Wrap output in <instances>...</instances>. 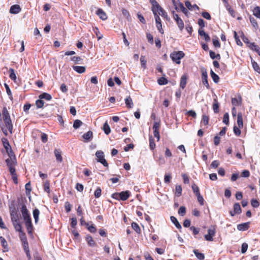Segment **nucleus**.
<instances>
[{"mask_svg":"<svg viewBox=\"0 0 260 260\" xmlns=\"http://www.w3.org/2000/svg\"><path fill=\"white\" fill-rule=\"evenodd\" d=\"M20 211L22 214V217L25 221V224L27 229L28 234L32 235L33 232V225L31 222V219L30 215L29 213L28 209H27L26 206L23 204Z\"/></svg>","mask_w":260,"mask_h":260,"instance_id":"f257e3e1","label":"nucleus"},{"mask_svg":"<svg viewBox=\"0 0 260 260\" xmlns=\"http://www.w3.org/2000/svg\"><path fill=\"white\" fill-rule=\"evenodd\" d=\"M3 119L5 124L6 127L8 129L9 132L12 134L13 133V124L10 118L9 112L6 107H4L2 110Z\"/></svg>","mask_w":260,"mask_h":260,"instance_id":"f03ea898","label":"nucleus"},{"mask_svg":"<svg viewBox=\"0 0 260 260\" xmlns=\"http://www.w3.org/2000/svg\"><path fill=\"white\" fill-rule=\"evenodd\" d=\"M185 55L183 51H174L171 53L170 57L172 60L175 62L177 64L180 63V59L182 58Z\"/></svg>","mask_w":260,"mask_h":260,"instance_id":"7ed1b4c3","label":"nucleus"},{"mask_svg":"<svg viewBox=\"0 0 260 260\" xmlns=\"http://www.w3.org/2000/svg\"><path fill=\"white\" fill-rule=\"evenodd\" d=\"M95 156L97 157V161L98 162L101 163L105 167H108V164L104 158V153L102 151H97L95 153Z\"/></svg>","mask_w":260,"mask_h":260,"instance_id":"20e7f679","label":"nucleus"},{"mask_svg":"<svg viewBox=\"0 0 260 260\" xmlns=\"http://www.w3.org/2000/svg\"><path fill=\"white\" fill-rule=\"evenodd\" d=\"M216 233V229L215 226H212L208 230V234L204 236L205 239L208 241H213V237Z\"/></svg>","mask_w":260,"mask_h":260,"instance_id":"39448f33","label":"nucleus"},{"mask_svg":"<svg viewBox=\"0 0 260 260\" xmlns=\"http://www.w3.org/2000/svg\"><path fill=\"white\" fill-rule=\"evenodd\" d=\"M172 14H173V18H174V20H175L179 29H180V31H182L184 27V24L183 20H182L181 18H180L179 17L178 14H177L175 13V12L174 11H172Z\"/></svg>","mask_w":260,"mask_h":260,"instance_id":"423d86ee","label":"nucleus"},{"mask_svg":"<svg viewBox=\"0 0 260 260\" xmlns=\"http://www.w3.org/2000/svg\"><path fill=\"white\" fill-rule=\"evenodd\" d=\"M202 72V80L203 84L207 87V89H209L210 86L208 81V74L206 70L203 68L201 69Z\"/></svg>","mask_w":260,"mask_h":260,"instance_id":"0eeeda50","label":"nucleus"},{"mask_svg":"<svg viewBox=\"0 0 260 260\" xmlns=\"http://www.w3.org/2000/svg\"><path fill=\"white\" fill-rule=\"evenodd\" d=\"M154 15V18L156 22V26L157 28V29L159 30V31L161 34H164V30L162 28V24L161 22V19L159 17V16L154 12L153 14Z\"/></svg>","mask_w":260,"mask_h":260,"instance_id":"6e6552de","label":"nucleus"},{"mask_svg":"<svg viewBox=\"0 0 260 260\" xmlns=\"http://www.w3.org/2000/svg\"><path fill=\"white\" fill-rule=\"evenodd\" d=\"M155 13L157 14V13L159 14V15H161L164 18H166L167 20H168L169 19L167 13L166 12V11L160 6L156 10Z\"/></svg>","mask_w":260,"mask_h":260,"instance_id":"1a4fd4ad","label":"nucleus"},{"mask_svg":"<svg viewBox=\"0 0 260 260\" xmlns=\"http://www.w3.org/2000/svg\"><path fill=\"white\" fill-rule=\"evenodd\" d=\"M130 194L131 193L128 190L119 192L120 200L122 201H126L129 197Z\"/></svg>","mask_w":260,"mask_h":260,"instance_id":"9d476101","label":"nucleus"},{"mask_svg":"<svg viewBox=\"0 0 260 260\" xmlns=\"http://www.w3.org/2000/svg\"><path fill=\"white\" fill-rule=\"evenodd\" d=\"M21 11V8L18 5H14L11 7L10 12L11 14H18Z\"/></svg>","mask_w":260,"mask_h":260,"instance_id":"9b49d317","label":"nucleus"},{"mask_svg":"<svg viewBox=\"0 0 260 260\" xmlns=\"http://www.w3.org/2000/svg\"><path fill=\"white\" fill-rule=\"evenodd\" d=\"M86 241L87 242L88 245L90 247H94L96 245L92 237L89 235L86 236Z\"/></svg>","mask_w":260,"mask_h":260,"instance_id":"f8f14e48","label":"nucleus"},{"mask_svg":"<svg viewBox=\"0 0 260 260\" xmlns=\"http://www.w3.org/2000/svg\"><path fill=\"white\" fill-rule=\"evenodd\" d=\"M198 33L201 37H204V40L206 42H209L210 41V36L207 34H206L204 30L202 29H199L198 30Z\"/></svg>","mask_w":260,"mask_h":260,"instance_id":"ddd939ff","label":"nucleus"},{"mask_svg":"<svg viewBox=\"0 0 260 260\" xmlns=\"http://www.w3.org/2000/svg\"><path fill=\"white\" fill-rule=\"evenodd\" d=\"M54 154L56 157V159L57 162H61L62 161V157L61 156V151L59 149L54 150Z\"/></svg>","mask_w":260,"mask_h":260,"instance_id":"4468645a","label":"nucleus"},{"mask_svg":"<svg viewBox=\"0 0 260 260\" xmlns=\"http://www.w3.org/2000/svg\"><path fill=\"white\" fill-rule=\"evenodd\" d=\"M177 7L178 8L179 11H181L182 13H183L186 16L188 15V10L184 7L183 5L181 3H177Z\"/></svg>","mask_w":260,"mask_h":260,"instance_id":"2eb2a0df","label":"nucleus"},{"mask_svg":"<svg viewBox=\"0 0 260 260\" xmlns=\"http://www.w3.org/2000/svg\"><path fill=\"white\" fill-rule=\"evenodd\" d=\"M249 222H245L239 224L237 225V229L239 231H246L248 229Z\"/></svg>","mask_w":260,"mask_h":260,"instance_id":"dca6fc26","label":"nucleus"},{"mask_svg":"<svg viewBox=\"0 0 260 260\" xmlns=\"http://www.w3.org/2000/svg\"><path fill=\"white\" fill-rule=\"evenodd\" d=\"M10 215H11V220H12L13 223H15V222H19V219L18 215L17 212H14V211L11 212Z\"/></svg>","mask_w":260,"mask_h":260,"instance_id":"f3484780","label":"nucleus"},{"mask_svg":"<svg viewBox=\"0 0 260 260\" xmlns=\"http://www.w3.org/2000/svg\"><path fill=\"white\" fill-rule=\"evenodd\" d=\"M83 138L86 141H90L93 138V133L91 131H89L82 136Z\"/></svg>","mask_w":260,"mask_h":260,"instance_id":"a211bd4d","label":"nucleus"},{"mask_svg":"<svg viewBox=\"0 0 260 260\" xmlns=\"http://www.w3.org/2000/svg\"><path fill=\"white\" fill-rule=\"evenodd\" d=\"M96 14L103 20H105L107 19V16L106 15V14L101 9H99L97 10Z\"/></svg>","mask_w":260,"mask_h":260,"instance_id":"6ab92c4d","label":"nucleus"},{"mask_svg":"<svg viewBox=\"0 0 260 260\" xmlns=\"http://www.w3.org/2000/svg\"><path fill=\"white\" fill-rule=\"evenodd\" d=\"M187 83V76L183 75L182 76L180 80V87L182 89H184Z\"/></svg>","mask_w":260,"mask_h":260,"instance_id":"aec40b11","label":"nucleus"},{"mask_svg":"<svg viewBox=\"0 0 260 260\" xmlns=\"http://www.w3.org/2000/svg\"><path fill=\"white\" fill-rule=\"evenodd\" d=\"M0 241L2 247L5 249L4 251H8V243L4 237L1 236L0 237Z\"/></svg>","mask_w":260,"mask_h":260,"instance_id":"412c9836","label":"nucleus"},{"mask_svg":"<svg viewBox=\"0 0 260 260\" xmlns=\"http://www.w3.org/2000/svg\"><path fill=\"white\" fill-rule=\"evenodd\" d=\"M73 69L79 74L83 73L86 71L85 67L83 66H73Z\"/></svg>","mask_w":260,"mask_h":260,"instance_id":"4be33fe9","label":"nucleus"},{"mask_svg":"<svg viewBox=\"0 0 260 260\" xmlns=\"http://www.w3.org/2000/svg\"><path fill=\"white\" fill-rule=\"evenodd\" d=\"M33 217L35 219V222L36 224H37L39 221V217L40 215V211L38 209H35L33 210Z\"/></svg>","mask_w":260,"mask_h":260,"instance_id":"5701e85b","label":"nucleus"},{"mask_svg":"<svg viewBox=\"0 0 260 260\" xmlns=\"http://www.w3.org/2000/svg\"><path fill=\"white\" fill-rule=\"evenodd\" d=\"M2 142H3L4 148H5L7 152L8 153L9 150H11V146H10L9 141H8V140L7 139L4 138L2 139Z\"/></svg>","mask_w":260,"mask_h":260,"instance_id":"b1692460","label":"nucleus"},{"mask_svg":"<svg viewBox=\"0 0 260 260\" xmlns=\"http://www.w3.org/2000/svg\"><path fill=\"white\" fill-rule=\"evenodd\" d=\"M125 103L126 106L128 108H132L134 106V104H133L132 99L130 96L127 97L125 99Z\"/></svg>","mask_w":260,"mask_h":260,"instance_id":"393cba45","label":"nucleus"},{"mask_svg":"<svg viewBox=\"0 0 260 260\" xmlns=\"http://www.w3.org/2000/svg\"><path fill=\"white\" fill-rule=\"evenodd\" d=\"M39 99H44L46 101H50L52 99V96L46 92H44L39 96Z\"/></svg>","mask_w":260,"mask_h":260,"instance_id":"a878e982","label":"nucleus"},{"mask_svg":"<svg viewBox=\"0 0 260 260\" xmlns=\"http://www.w3.org/2000/svg\"><path fill=\"white\" fill-rule=\"evenodd\" d=\"M237 124L239 128H242L243 126V117L241 113H239L237 115Z\"/></svg>","mask_w":260,"mask_h":260,"instance_id":"bb28decb","label":"nucleus"},{"mask_svg":"<svg viewBox=\"0 0 260 260\" xmlns=\"http://www.w3.org/2000/svg\"><path fill=\"white\" fill-rule=\"evenodd\" d=\"M249 48L257 52L258 54L260 53V48L258 45H256L254 43H252L250 44Z\"/></svg>","mask_w":260,"mask_h":260,"instance_id":"cd10ccee","label":"nucleus"},{"mask_svg":"<svg viewBox=\"0 0 260 260\" xmlns=\"http://www.w3.org/2000/svg\"><path fill=\"white\" fill-rule=\"evenodd\" d=\"M170 219L178 229H181V225H180V224L179 223V222H178V221L177 220V218L175 217L172 216L170 217Z\"/></svg>","mask_w":260,"mask_h":260,"instance_id":"c85d7f7f","label":"nucleus"},{"mask_svg":"<svg viewBox=\"0 0 260 260\" xmlns=\"http://www.w3.org/2000/svg\"><path fill=\"white\" fill-rule=\"evenodd\" d=\"M150 3L151 4H152V11L153 12V13L154 14V12H156V10L157 9H158V8L159 7H160L159 5L158 4V3L155 1V0H150Z\"/></svg>","mask_w":260,"mask_h":260,"instance_id":"c756f323","label":"nucleus"},{"mask_svg":"<svg viewBox=\"0 0 260 260\" xmlns=\"http://www.w3.org/2000/svg\"><path fill=\"white\" fill-rule=\"evenodd\" d=\"M210 75H211V77L212 80H213V81L215 83H217L219 82V76L216 74H215L212 70H211V71H210Z\"/></svg>","mask_w":260,"mask_h":260,"instance_id":"7c9ffc66","label":"nucleus"},{"mask_svg":"<svg viewBox=\"0 0 260 260\" xmlns=\"http://www.w3.org/2000/svg\"><path fill=\"white\" fill-rule=\"evenodd\" d=\"M234 211L236 214H240L241 213L242 210L239 203H236L234 205Z\"/></svg>","mask_w":260,"mask_h":260,"instance_id":"2f4dec72","label":"nucleus"},{"mask_svg":"<svg viewBox=\"0 0 260 260\" xmlns=\"http://www.w3.org/2000/svg\"><path fill=\"white\" fill-rule=\"evenodd\" d=\"M213 109L215 113H217L219 112V103L217 101V99H214V103L213 104Z\"/></svg>","mask_w":260,"mask_h":260,"instance_id":"473e14b6","label":"nucleus"},{"mask_svg":"<svg viewBox=\"0 0 260 260\" xmlns=\"http://www.w3.org/2000/svg\"><path fill=\"white\" fill-rule=\"evenodd\" d=\"M103 131H104V133L107 135H109L110 132H111V129H110V127L109 125V124H108L107 122H106L104 125H103Z\"/></svg>","mask_w":260,"mask_h":260,"instance_id":"72a5a7b5","label":"nucleus"},{"mask_svg":"<svg viewBox=\"0 0 260 260\" xmlns=\"http://www.w3.org/2000/svg\"><path fill=\"white\" fill-rule=\"evenodd\" d=\"M9 73L10 74V75H9L10 78L14 81H15L17 78H16V75L15 73L14 70L12 68H10L9 70Z\"/></svg>","mask_w":260,"mask_h":260,"instance_id":"f704fd0d","label":"nucleus"},{"mask_svg":"<svg viewBox=\"0 0 260 260\" xmlns=\"http://www.w3.org/2000/svg\"><path fill=\"white\" fill-rule=\"evenodd\" d=\"M149 141L150 149L152 150H154L155 148V144L154 140L152 138V136L149 137Z\"/></svg>","mask_w":260,"mask_h":260,"instance_id":"c9c22d12","label":"nucleus"},{"mask_svg":"<svg viewBox=\"0 0 260 260\" xmlns=\"http://www.w3.org/2000/svg\"><path fill=\"white\" fill-rule=\"evenodd\" d=\"M193 252L196 257L200 260H203L205 258L204 254L202 253H200L198 250H194Z\"/></svg>","mask_w":260,"mask_h":260,"instance_id":"e433bc0d","label":"nucleus"},{"mask_svg":"<svg viewBox=\"0 0 260 260\" xmlns=\"http://www.w3.org/2000/svg\"><path fill=\"white\" fill-rule=\"evenodd\" d=\"M253 14L258 18H260V7H255L253 10Z\"/></svg>","mask_w":260,"mask_h":260,"instance_id":"4c0bfd02","label":"nucleus"},{"mask_svg":"<svg viewBox=\"0 0 260 260\" xmlns=\"http://www.w3.org/2000/svg\"><path fill=\"white\" fill-rule=\"evenodd\" d=\"M209 116H207L205 114H204L202 115L201 123L205 125H207L209 123Z\"/></svg>","mask_w":260,"mask_h":260,"instance_id":"58836bf2","label":"nucleus"},{"mask_svg":"<svg viewBox=\"0 0 260 260\" xmlns=\"http://www.w3.org/2000/svg\"><path fill=\"white\" fill-rule=\"evenodd\" d=\"M140 61L142 68H143L144 69H146L147 60H146L145 57L144 56H141Z\"/></svg>","mask_w":260,"mask_h":260,"instance_id":"ea45409f","label":"nucleus"},{"mask_svg":"<svg viewBox=\"0 0 260 260\" xmlns=\"http://www.w3.org/2000/svg\"><path fill=\"white\" fill-rule=\"evenodd\" d=\"M82 124L83 123L80 120L76 119L74 121L73 127L75 129H78L81 126Z\"/></svg>","mask_w":260,"mask_h":260,"instance_id":"a19ab883","label":"nucleus"},{"mask_svg":"<svg viewBox=\"0 0 260 260\" xmlns=\"http://www.w3.org/2000/svg\"><path fill=\"white\" fill-rule=\"evenodd\" d=\"M241 38H242V39L243 41L245 44H247V46H248V47H249L250 44L252 43H251V42H249V41L248 39L244 36V34H243V32H241Z\"/></svg>","mask_w":260,"mask_h":260,"instance_id":"79ce46f5","label":"nucleus"},{"mask_svg":"<svg viewBox=\"0 0 260 260\" xmlns=\"http://www.w3.org/2000/svg\"><path fill=\"white\" fill-rule=\"evenodd\" d=\"M252 67L254 70L260 74V67L255 61H251Z\"/></svg>","mask_w":260,"mask_h":260,"instance_id":"37998d69","label":"nucleus"},{"mask_svg":"<svg viewBox=\"0 0 260 260\" xmlns=\"http://www.w3.org/2000/svg\"><path fill=\"white\" fill-rule=\"evenodd\" d=\"M132 227L137 233H140V232H141L140 228L137 223L134 222H132Z\"/></svg>","mask_w":260,"mask_h":260,"instance_id":"c03bdc74","label":"nucleus"},{"mask_svg":"<svg viewBox=\"0 0 260 260\" xmlns=\"http://www.w3.org/2000/svg\"><path fill=\"white\" fill-rule=\"evenodd\" d=\"M226 9L228 11L229 13L230 14V15L233 17H235V11L234 9H233L229 5H226Z\"/></svg>","mask_w":260,"mask_h":260,"instance_id":"a18cd8bd","label":"nucleus"},{"mask_svg":"<svg viewBox=\"0 0 260 260\" xmlns=\"http://www.w3.org/2000/svg\"><path fill=\"white\" fill-rule=\"evenodd\" d=\"M13 226H14L16 231H17L19 232H21V231H22L21 225L20 223V221L18 222L13 223Z\"/></svg>","mask_w":260,"mask_h":260,"instance_id":"49530a36","label":"nucleus"},{"mask_svg":"<svg viewBox=\"0 0 260 260\" xmlns=\"http://www.w3.org/2000/svg\"><path fill=\"white\" fill-rule=\"evenodd\" d=\"M36 105L38 108H42L44 106V102L42 99H39L36 101Z\"/></svg>","mask_w":260,"mask_h":260,"instance_id":"de8ad7c7","label":"nucleus"},{"mask_svg":"<svg viewBox=\"0 0 260 260\" xmlns=\"http://www.w3.org/2000/svg\"><path fill=\"white\" fill-rule=\"evenodd\" d=\"M6 162L7 163V166L9 168L10 167H13V165L15 164V160L12 159V158H8L6 160Z\"/></svg>","mask_w":260,"mask_h":260,"instance_id":"09e8293b","label":"nucleus"},{"mask_svg":"<svg viewBox=\"0 0 260 260\" xmlns=\"http://www.w3.org/2000/svg\"><path fill=\"white\" fill-rule=\"evenodd\" d=\"M157 82L159 85H162L167 84L168 82L167 79L162 77L158 79Z\"/></svg>","mask_w":260,"mask_h":260,"instance_id":"8fccbe9b","label":"nucleus"},{"mask_svg":"<svg viewBox=\"0 0 260 260\" xmlns=\"http://www.w3.org/2000/svg\"><path fill=\"white\" fill-rule=\"evenodd\" d=\"M44 189L47 193H50V183L49 181L47 180L44 183Z\"/></svg>","mask_w":260,"mask_h":260,"instance_id":"3c124183","label":"nucleus"},{"mask_svg":"<svg viewBox=\"0 0 260 260\" xmlns=\"http://www.w3.org/2000/svg\"><path fill=\"white\" fill-rule=\"evenodd\" d=\"M234 38H235L236 43L238 45L242 46L243 44L241 42V41H240V40L239 39V38L237 35V33L235 31H234Z\"/></svg>","mask_w":260,"mask_h":260,"instance_id":"603ef678","label":"nucleus"},{"mask_svg":"<svg viewBox=\"0 0 260 260\" xmlns=\"http://www.w3.org/2000/svg\"><path fill=\"white\" fill-rule=\"evenodd\" d=\"M223 122L226 125L229 124V115L228 113H225L223 115Z\"/></svg>","mask_w":260,"mask_h":260,"instance_id":"864d4df0","label":"nucleus"},{"mask_svg":"<svg viewBox=\"0 0 260 260\" xmlns=\"http://www.w3.org/2000/svg\"><path fill=\"white\" fill-rule=\"evenodd\" d=\"M251 204L253 208H258L259 206V203L256 199H252Z\"/></svg>","mask_w":260,"mask_h":260,"instance_id":"5fc2aeb1","label":"nucleus"},{"mask_svg":"<svg viewBox=\"0 0 260 260\" xmlns=\"http://www.w3.org/2000/svg\"><path fill=\"white\" fill-rule=\"evenodd\" d=\"M7 93L9 96V98L12 100V92L11 91V90L8 86V85L6 83L4 84Z\"/></svg>","mask_w":260,"mask_h":260,"instance_id":"6e6d98bb","label":"nucleus"},{"mask_svg":"<svg viewBox=\"0 0 260 260\" xmlns=\"http://www.w3.org/2000/svg\"><path fill=\"white\" fill-rule=\"evenodd\" d=\"M102 190L100 187H98L94 191V195L96 198H99L101 196Z\"/></svg>","mask_w":260,"mask_h":260,"instance_id":"4d7b16f0","label":"nucleus"},{"mask_svg":"<svg viewBox=\"0 0 260 260\" xmlns=\"http://www.w3.org/2000/svg\"><path fill=\"white\" fill-rule=\"evenodd\" d=\"M176 194L177 197H180L182 193V187L180 185H177L175 188Z\"/></svg>","mask_w":260,"mask_h":260,"instance_id":"13d9d810","label":"nucleus"},{"mask_svg":"<svg viewBox=\"0 0 260 260\" xmlns=\"http://www.w3.org/2000/svg\"><path fill=\"white\" fill-rule=\"evenodd\" d=\"M185 213H186L185 207L184 206L180 207L178 210V214L180 215L183 216L185 214Z\"/></svg>","mask_w":260,"mask_h":260,"instance_id":"bf43d9fd","label":"nucleus"},{"mask_svg":"<svg viewBox=\"0 0 260 260\" xmlns=\"http://www.w3.org/2000/svg\"><path fill=\"white\" fill-rule=\"evenodd\" d=\"M197 197L198 201L199 203H200V204L201 205H203L204 200L203 196L200 193H198V194L197 195Z\"/></svg>","mask_w":260,"mask_h":260,"instance_id":"052dcab7","label":"nucleus"},{"mask_svg":"<svg viewBox=\"0 0 260 260\" xmlns=\"http://www.w3.org/2000/svg\"><path fill=\"white\" fill-rule=\"evenodd\" d=\"M71 226L73 228H75L77 224V220L76 217H72L71 218Z\"/></svg>","mask_w":260,"mask_h":260,"instance_id":"680f3d73","label":"nucleus"},{"mask_svg":"<svg viewBox=\"0 0 260 260\" xmlns=\"http://www.w3.org/2000/svg\"><path fill=\"white\" fill-rule=\"evenodd\" d=\"M190 230L192 232L194 235H197L200 232V229L195 228L193 226L190 227Z\"/></svg>","mask_w":260,"mask_h":260,"instance_id":"e2e57ef3","label":"nucleus"},{"mask_svg":"<svg viewBox=\"0 0 260 260\" xmlns=\"http://www.w3.org/2000/svg\"><path fill=\"white\" fill-rule=\"evenodd\" d=\"M122 13L123 16H124L127 19L131 18L130 14L127 10L126 9H123L122 10Z\"/></svg>","mask_w":260,"mask_h":260,"instance_id":"0e129e2a","label":"nucleus"},{"mask_svg":"<svg viewBox=\"0 0 260 260\" xmlns=\"http://www.w3.org/2000/svg\"><path fill=\"white\" fill-rule=\"evenodd\" d=\"M248 248V244L246 243H243L241 246V253H244L246 252Z\"/></svg>","mask_w":260,"mask_h":260,"instance_id":"69168bd1","label":"nucleus"},{"mask_svg":"<svg viewBox=\"0 0 260 260\" xmlns=\"http://www.w3.org/2000/svg\"><path fill=\"white\" fill-rule=\"evenodd\" d=\"M192 189L193 192L196 193V196L198 194V193H200L199 187L195 184H193L192 185Z\"/></svg>","mask_w":260,"mask_h":260,"instance_id":"338daca9","label":"nucleus"},{"mask_svg":"<svg viewBox=\"0 0 260 260\" xmlns=\"http://www.w3.org/2000/svg\"><path fill=\"white\" fill-rule=\"evenodd\" d=\"M232 103L234 106H239L240 104V101L237 98H232Z\"/></svg>","mask_w":260,"mask_h":260,"instance_id":"774afa93","label":"nucleus"}]
</instances>
